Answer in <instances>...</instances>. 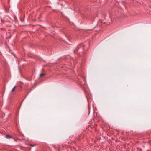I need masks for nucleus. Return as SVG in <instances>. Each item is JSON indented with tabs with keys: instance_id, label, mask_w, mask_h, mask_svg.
Listing matches in <instances>:
<instances>
[{
	"instance_id": "obj_1",
	"label": "nucleus",
	"mask_w": 151,
	"mask_h": 151,
	"mask_svg": "<svg viewBox=\"0 0 151 151\" xmlns=\"http://www.w3.org/2000/svg\"><path fill=\"white\" fill-rule=\"evenodd\" d=\"M77 48L78 49V50H79L80 48H81L82 50H83V45L81 44L79 45L77 47Z\"/></svg>"
},
{
	"instance_id": "obj_4",
	"label": "nucleus",
	"mask_w": 151,
	"mask_h": 151,
	"mask_svg": "<svg viewBox=\"0 0 151 151\" xmlns=\"http://www.w3.org/2000/svg\"><path fill=\"white\" fill-rule=\"evenodd\" d=\"M45 75L44 73H41L40 74V77L42 76H44Z\"/></svg>"
},
{
	"instance_id": "obj_6",
	"label": "nucleus",
	"mask_w": 151,
	"mask_h": 151,
	"mask_svg": "<svg viewBox=\"0 0 151 151\" xmlns=\"http://www.w3.org/2000/svg\"><path fill=\"white\" fill-rule=\"evenodd\" d=\"M14 140H15V141H17V138H16V139H14Z\"/></svg>"
},
{
	"instance_id": "obj_3",
	"label": "nucleus",
	"mask_w": 151,
	"mask_h": 151,
	"mask_svg": "<svg viewBox=\"0 0 151 151\" xmlns=\"http://www.w3.org/2000/svg\"><path fill=\"white\" fill-rule=\"evenodd\" d=\"M16 86H15L12 88V91H11L12 93H13V92L14 91V90H15V88H16Z\"/></svg>"
},
{
	"instance_id": "obj_5",
	"label": "nucleus",
	"mask_w": 151,
	"mask_h": 151,
	"mask_svg": "<svg viewBox=\"0 0 151 151\" xmlns=\"http://www.w3.org/2000/svg\"><path fill=\"white\" fill-rule=\"evenodd\" d=\"M35 145H36L35 144H31L30 145V146L32 147H34Z\"/></svg>"
},
{
	"instance_id": "obj_2",
	"label": "nucleus",
	"mask_w": 151,
	"mask_h": 151,
	"mask_svg": "<svg viewBox=\"0 0 151 151\" xmlns=\"http://www.w3.org/2000/svg\"><path fill=\"white\" fill-rule=\"evenodd\" d=\"M6 138L7 139H9L10 138H12V137L10 136L9 135H6Z\"/></svg>"
},
{
	"instance_id": "obj_8",
	"label": "nucleus",
	"mask_w": 151,
	"mask_h": 151,
	"mask_svg": "<svg viewBox=\"0 0 151 151\" xmlns=\"http://www.w3.org/2000/svg\"><path fill=\"white\" fill-rule=\"evenodd\" d=\"M79 56H81V54L80 53L79 54Z\"/></svg>"
},
{
	"instance_id": "obj_9",
	"label": "nucleus",
	"mask_w": 151,
	"mask_h": 151,
	"mask_svg": "<svg viewBox=\"0 0 151 151\" xmlns=\"http://www.w3.org/2000/svg\"><path fill=\"white\" fill-rule=\"evenodd\" d=\"M54 148H55V146H54Z\"/></svg>"
},
{
	"instance_id": "obj_7",
	"label": "nucleus",
	"mask_w": 151,
	"mask_h": 151,
	"mask_svg": "<svg viewBox=\"0 0 151 151\" xmlns=\"http://www.w3.org/2000/svg\"><path fill=\"white\" fill-rule=\"evenodd\" d=\"M20 83L22 84L23 83V82H20Z\"/></svg>"
}]
</instances>
